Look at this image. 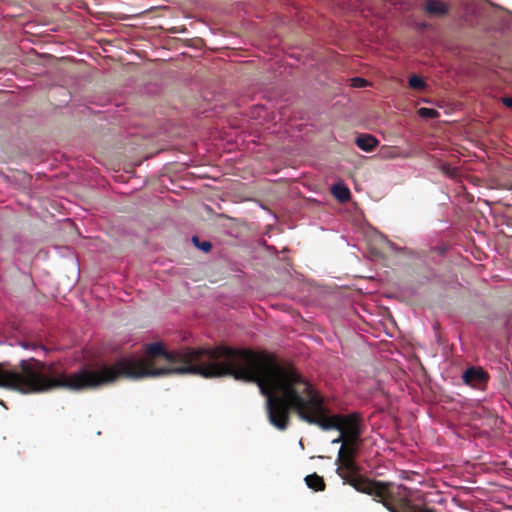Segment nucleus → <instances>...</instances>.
Segmentation results:
<instances>
[{"label": "nucleus", "instance_id": "f257e3e1", "mask_svg": "<svg viewBox=\"0 0 512 512\" xmlns=\"http://www.w3.org/2000/svg\"><path fill=\"white\" fill-rule=\"evenodd\" d=\"M172 374H195L205 378L233 376L254 382L266 397L270 423L286 430L290 413L324 431L337 430L346 439L361 440V418L357 413L329 415L322 396L291 364L279 362L273 355L252 349L227 346L183 348L174 351Z\"/></svg>", "mask_w": 512, "mask_h": 512}, {"label": "nucleus", "instance_id": "f03ea898", "mask_svg": "<svg viewBox=\"0 0 512 512\" xmlns=\"http://www.w3.org/2000/svg\"><path fill=\"white\" fill-rule=\"evenodd\" d=\"M174 351H167L161 343L147 345L145 357H122L112 365L99 364L94 369L82 367L67 374L54 362L36 358L21 360L9 369V363L0 362V388L21 394H38L58 389L69 391L94 390L120 378L140 379L172 374Z\"/></svg>", "mask_w": 512, "mask_h": 512}, {"label": "nucleus", "instance_id": "7ed1b4c3", "mask_svg": "<svg viewBox=\"0 0 512 512\" xmlns=\"http://www.w3.org/2000/svg\"><path fill=\"white\" fill-rule=\"evenodd\" d=\"M360 443L361 440L346 439L341 445L336 459L337 474L344 484H349L360 493L373 496L375 501L380 502L386 508L395 498L398 491L396 488H402L403 485L377 481L361 475L360 467L356 462Z\"/></svg>", "mask_w": 512, "mask_h": 512}, {"label": "nucleus", "instance_id": "20e7f679", "mask_svg": "<svg viewBox=\"0 0 512 512\" xmlns=\"http://www.w3.org/2000/svg\"><path fill=\"white\" fill-rule=\"evenodd\" d=\"M395 498L391 500V504L386 507L390 512H435L434 509L419 506L411 501L410 490L404 485L402 488H396Z\"/></svg>", "mask_w": 512, "mask_h": 512}, {"label": "nucleus", "instance_id": "39448f33", "mask_svg": "<svg viewBox=\"0 0 512 512\" xmlns=\"http://www.w3.org/2000/svg\"><path fill=\"white\" fill-rule=\"evenodd\" d=\"M462 379L465 384L482 389L488 382L489 375L481 367H471L464 371Z\"/></svg>", "mask_w": 512, "mask_h": 512}, {"label": "nucleus", "instance_id": "423d86ee", "mask_svg": "<svg viewBox=\"0 0 512 512\" xmlns=\"http://www.w3.org/2000/svg\"><path fill=\"white\" fill-rule=\"evenodd\" d=\"M423 9L430 16H444L448 13V6L440 0H427Z\"/></svg>", "mask_w": 512, "mask_h": 512}, {"label": "nucleus", "instance_id": "0eeeda50", "mask_svg": "<svg viewBox=\"0 0 512 512\" xmlns=\"http://www.w3.org/2000/svg\"><path fill=\"white\" fill-rule=\"evenodd\" d=\"M355 144L365 152H372L379 144L377 138L370 134H360L355 139Z\"/></svg>", "mask_w": 512, "mask_h": 512}, {"label": "nucleus", "instance_id": "6e6552de", "mask_svg": "<svg viewBox=\"0 0 512 512\" xmlns=\"http://www.w3.org/2000/svg\"><path fill=\"white\" fill-rule=\"evenodd\" d=\"M306 485L314 490V491H323L325 490L326 484L322 476H319L316 473L307 475L305 477Z\"/></svg>", "mask_w": 512, "mask_h": 512}, {"label": "nucleus", "instance_id": "1a4fd4ad", "mask_svg": "<svg viewBox=\"0 0 512 512\" xmlns=\"http://www.w3.org/2000/svg\"><path fill=\"white\" fill-rule=\"evenodd\" d=\"M331 192L333 196L341 203L348 201L351 196L349 188L342 184L334 185Z\"/></svg>", "mask_w": 512, "mask_h": 512}, {"label": "nucleus", "instance_id": "9d476101", "mask_svg": "<svg viewBox=\"0 0 512 512\" xmlns=\"http://www.w3.org/2000/svg\"><path fill=\"white\" fill-rule=\"evenodd\" d=\"M418 115L422 118L435 119L439 117V112L433 108L422 107L418 110Z\"/></svg>", "mask_w": 512, "mask_h": 512}, {"label": "nucleus", "instance_id": "9b49d317", "mask_svg": "<svg viewBox=\"0 0 512 512\" xmlns=\"http://www.w3.org/2000/svg\"><path fill=\"white\" fill-rule=\"evenodd\" d=\"M409 86L416 90H423L426 87V83L421 77L413 75L409 78Z\"/></svg>", "mask_w": 512, "mask_h": 512}, {"label": "nucleus", "instance_id": "f8f14e48", "mask_svg": "<svg viewBox=\"0 0 512 512\" xmlns=\"http://www.w3.org/2000/svg\"><path fill=\"white\" fill-rule=\"evenodd\" d=\"M192 241L196 247H198L199 249H201L204 252H209L212 249V244L210 242H208V241L200 242V239L197 236H193Z\"/></svg>", "mask_w": 512, "mask_h": 512}, {"label": "nucleus", "instance_id": "ddd939ff", "mask_svg": "<svg viewBox=\"0 0 512 512\" xmlns=\"http://www.w3.org/2000/svg\"><path fill=\"white\" fill-rule=\"evenodd\" d=\"M21 346L24 348V349H31V350H36L37 348H40L42 349L45 353L48 352L47 348L42 345V344H35V343H30V342H21Z\"/></svg>", "mask_w": 512, "mask_h": 512}, {"label": "nucleus", "instance_id": "4468645a", "mask_svg": "<svg viewBox=\"0 0 512 512\" xmlns=\"http://www.w3.org/2000/svg\"><path fill=\"white\" fill-rule=\"evenodd\" d=\"M351 82H352L351 85L355 88H363L368 85V81L365 80L364 78H360V77H355V78L351 79Z\"/></svg>", "mask_w": 512, "mask_h": 512}, {"label": "nucleus", "instance_id": "2eb2a0df", "mask_svg": "<svg viewBox=\"0 0 512 512\" xmlns=\"http://www.w3.org/2000/svg\"><path fill=\"white\" fill-rule=\"evenodd\" d=\"M346 440V436L342 433L339 434V436L332 440V444H338V443H344V441Z\"/></svg>", "mask_w": 512, "mask_h": 512}, {"label": "nucleus", "instance_id": "dca6fc26", "mask_svg": "<svg viewBox=\"0 0 512 512\" xmlns=\"http://www.w3.org/2000/svg\"><path fill=\"white\" fill-rule=\"evenodd\" d=\"M503 104L508 107V108H511L512 109V97H505L503 98Z\"/></svg>", "mask_w": 512, "mask_h": 512}]
</instances>
